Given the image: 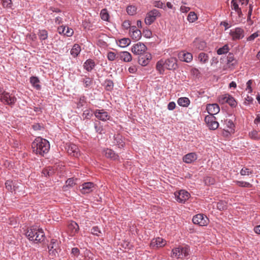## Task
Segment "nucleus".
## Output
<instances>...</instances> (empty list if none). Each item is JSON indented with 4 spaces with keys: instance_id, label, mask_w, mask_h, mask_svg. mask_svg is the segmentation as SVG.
Wrapping results in <instances>:
<instances>
[{
    "instance_id": "obj_1",
    "label": "nucleus",
    "mask_w": 260,
    "mask_h": 260,
    "mask_svg": "<svg viewBox=\"0 0 260 260\" xmlns=\"http://www.w3.org/2000/svg\"><path fill=\"white\" fill-rule=\"evenodd\" d=\"M31 147L36 154L43 156L49 151L50 144L47 140L38 137L32 143Z\"/></svg>"
},
{
    "instance_id": "obj_2",
    "label": "nucleus",
    "mask_w": 260,
    "mask_h": 260,
    "mask_svg": "<svg viewBox=\"0 0 260 260\" xmlns=\"http://www.w3.org/2000/svg\"><path fill=\"white\" fill-rule=\"evenodd\" d=\"M25 235L29 240L35 243H40L45 239V234L43 230L36 226H32L28 228Z\"/></svg>"
},
{
    "instance_id": "obj_3",
    "label": "nucleus",
    "mask_w": 260,
    "mask_h": 260,
    "mask_svg": "<svg viewBox=\"0 0 260 260\" xmlns=\"http://www.w3.org/2000/svg\"><path fill=\"white\" fill-rule=\"evenodd\" d=\"M189 249L187 247L179 246L172 249L171 257L183 260L189 253Z\"/></svg>"
},
{
    "instance_id": "obj_4",
    "label": "nucleus",
    "mask_w": 260,
    "mask_h": 260,
    "mask_svg": "<svg viewBox=\"0 0 260 260\" xmlns=\"http://www.w3.org/2000/svg\"><path fill=\"white\" fill-rule=\"evenodd\" d=\"M218 101L220 104L227 103L232 107H235L237 106V102L235 99L229 94L219 95Z\"/></svg>"
},
{
    "instance_id": "obj_5",
    "label": "nucleus",
    "mask_w": 260,
    "mask_h": 260,
    "mask_svg": "<svg viewBox=\"0 0 260 260\" xmlns=\"http://www.w3.org/2000/svg\"><path fill=\"white\" fill-rule=\"evenodd\" d=\"M161 16L160 13L157 9H153L148 12L145 19V23L147 25H151L157 18Z\"/></svg>"
},
{
    "instance_id": "obj_6",
    "label": "nucleus",
    "mask_w": 260,
    "mask_h": 260,
    "mask_svg": "<svg viewBox=\"0 0 260 260\" xmlns=\"http://www.w3.org/2000/svg\"><path fill=\"white\" fill-rule=\"evenodd\" d=\"M1 101L5 104L12 105L16 101V98L12 94L4 91L1 95Z\"/></svg>"
},
{
    "instance_id": "obj_7",
    "label": "nucleus",
    "mask_w": 260,
    "mask_h": 260,
    "mask_svg": "<svg viewBox=\"0 0 260 260\" xmlns=\"http://www.w3.org/2000/svg\"><path fill=\"white\" fill-rule=\"evenodd\" d=\"M174 194L177 201L180 203H184L190 197V194L185 190L176 191Z\"/></svg>"
},
{
    "instance_id": "obj_8",
    "label": "nucleus",
    "mask_w": 260,
    "mask_h": 260,
    "mask_svg": "<svg viewBox=\"0 0 260 260\" xmlns=\"http://www.w3.org/2000/svg\"><path fill=\"white\" fill-rule=\"evenodd\" d=\"M79 188L82 193H89L96 188V185L91 182H85L79 186Z\"/></svg>"
},
{
    "instance_id": "obj_9",
    "label": "nucleus",
    "mask_w": 260,
    "mask_h": 260,
    "mask_svg": "<svg viewBox=\"0 0 260 260\" xmlns=\"http://www.w3.org/2000/svg\"><path fill=\"white\" fill-rule=\"evenodd\" d=\"M208 221L209 220L207 216H204L202 214H197L192 218L193 223L200 226L207 225L208 223Z\"/></svg>"
},
{
    "instance_id": "obj_10",
    "label": "nucleus",
    "mask_w": 260,
    "mask_h": 260,
    "mask_svg": "<svg viewBox=\"0 0 260 260\" xmlns=\"http://www.w3.org/2000/svg\"><path fill=\"white\" fill-rule=\"evenodd\" d=\"M216 119L214 116L207 115L205 117V121L210 129L215 130L219 126V123L216 121Z\"/></svg>"
},
{
    "instance_id": "obj_11",
    "label": "nucleus",
    "mask_w": 260,
    "mask_h": 260,
    "mask_svg": "<svg viewBox=\"0 0 260 260\" xmlns=\"http://www.w3.org/2000/svg\"><path fill=\"white\" fill-rule=\"evenodd\" d=\"M230 35L233 41L240 40L244 37V30L241 28L237 27L230 30Z\"/></svg>"
},
{
    "instance_id": "obj_12",
    "label": "nucleus",
    "mask_w": 260,
    "mask_h": 260,
    "mask_svg": "<svg viewBox=\"0 0 260 260\" xmlns=\"http://www.w3.org/2000/svg\"><path fill=\"white\" fill-rule=\"evenodd\" d=\"M147 50L146 46L142 43L138 42L134 44L131 49L132 52L136 55H142Z\"/></svg>"
},
{
    "instance_id": "obj_13",
    "label": "nucleus",
    "mask_w": 260,
    "mask_h": 260,
    "mask_svg": "<svg viewBox=\"0 0 260 260\" xmlns=\"http://www.w3.org/2000/svg\"><path fill=\"white\" fill-rule=\"evenodd\" d=\"M165 67L169 70H176L178 68L177 60L175 57H170L164 60Z\"/></svg>"
},
{
    "instance_id": "obj_14",
    "label": "nucleus",
    "mask_w": 260,
    "mask_h": 260,
    "mask_svg": "<svg viewBox=\"0 0 260 260\" xmlns=\"http://www.w3.org/2000/svg\"><path fill=\"white\" fill-rule=\"evenodd\" d=\"M50 255L56 256L59 251L57 241L55 239H52L50 244L48 247Z\"/></svg>"
},
{
    "instance_id": "obj_15",
    "label": "nucleus",
    "mask_w": 260,
    "mask_h": 260,
    "mask_svg": "<svg viewBox=\"0 0 260 260\" xmlns=\"http://www.w3.org/2000/svg\"><path fill=\"white\" fill-rule=\"evenodd\" d=\"M94 114L96 118L103 121H106L110 118V115L104 109L96 110L94 112Z\"/></svg>"
},
{
    "instance_id": "obj_16",
    "label": "nucleus",
    "mask_w": 260,
    "mask_h": 260,
    "mask_svg": "<svg viewBox=\"0 0 260 260\" xmlns=\"http://www.w3.org/2000/svg\"><path fill=\"white\" fill-rule=\"evenodd\" d=\"M67 152L71 156L78 157L80 155V151L78 147L75 144H70L66 148Z\"/></svg>"
},
{
    "instance_id": "obj_17",
    "label": "nucleus",
    "mask_w": 260,
    "mask_h": 260,
    "mask_svg": "<svg viewBox=\"0 0 260 260\" xmlns=\"http://www.w3.org/2000/svg\"><path fill=\"white\" fill-rule=\"evenodd\" d=\"M167 243L166 240L160 237L153 239L150 244V246L153 248H158L164 246Z\"/></svg>"
},
{
    "instance_id": "obj_18",
    "label": "nucleus",
    "mask_w": 260,
    "mask_h": 260,
    "mask_svg": "<svg viewBox=\"0 0 260 260\" xmlns=\"http://www.w3.org/2000/svg\"><path fill=\"white\" fill-rule=\"evenodd\" d=\"M206 110L209 115L213 116L220 111V108L217 104H209L207 105Z\"/></svg>"
},
{
    "instance_id": "obj_19",
    "label": "nucleus",
    "mask_w": 260,
    "mask_h": 260,
    "mask_svg": "<svg viewBox=\"0 0 260 260\" xmlns=\"http://www.w3.org/2000/svg\"><path fill=\"white\" fill-rule=\"evenodd\" d=\"M79 230V225L75 221H72L68 224V232L71 236L75 235L78 233Z\"/></svg>"
},
{
    "instance_id": "obj_20",
    "label": "nucleus",
    "mask_w": 260,
    "mask_h": 260,
    "mask_svg": "<svg viewBox=\"0 0 260 260\" xmlns=\"http://www.w3.org/2000/svg\"><path fill=\"white\" fill-rule=\"evenodd\" d=\"M129 36L133 39L139 40L142 36L141 31L136 26H132L129 30Z\"/></svg>"
},
{
    "instance_id": "obj_21",
    "label": "nucleus",
    "mask_w": 260,
    "mask_h": 260,
    "mask_svg": "<svg viewBox=\"0 0 260 260\" xmlns=\"http://www.w3.org/2000/svg\"><path fill=\"white\" fill-rule=\"evenodd\" d=\"M151 59V55L150 53H146L139 57L138 62L142 66H146L148 64Z\"/></svg>"
},
{
    "instance_id": "obj_22",
    "label": "nucleus",
    "mask_w": 260,
    "mask_h": 260,
    "mask_svg": "<svg viewBox=\"0 0 260 260\" xmlns=\"http://www.w3.org/2000/svg\"><path fill=\"white\" fill-rule=\"evenodd\" d=\"M179 59L182 61L190 62L192 60V55L190 53L181 51L178 55Z\"/></svg>"
},
{
    "instance_id": "obj_23",
    "label": "nucleus",
    "mask_w": 260,
    "mask_h": 260,
    "mask_svg": "<svg viewBox=\"0 0 260 260\" xmlns=\"http://www.w3.org/2000/svg\"><path fill=\"white\" fill-rule=\"evenodd\" d=\"M237 64V61L235 59L234 55L233 53H230L227 56V63L228 67L231 70L235 68V66Z\"/></svg>"
},
{
    "instance_id": "obj_24",
    "label": "nucleus",
    "mask_w": 260,
    "mask_h": 260,
    "mask_svg": "<svg viewBox=\"0 0 260 260\" xmlns=\"http://www.w3.org/2000/svg\"><path fill=\"white\" fill-rule=\"evenodd\" d=\"M198 157L196 153L191 152L186 154L183 157L184 162L187 164H190L197 160Z\"/></svg>"
},
{
    "instance_id": "obj_25",
    "label": "nucleus",
    "mask_w": 260,
    "mask_h": 260,
    "mask_svg": "<svg viewBox=\"0 0 260 260\" xmlns=\"http://www.w3.org/2000/svg\"><path fill=\"white\" fill-rule=\"evenodd\" d=\"M104 152L106 157L108 158H110L113 160H116L118 158V155L110 149L104 150Z\"/></svg>"
},
{
    "instance_id": "obj_26",
    "label": "nucleus",
    "mask_w": 260,
    "mask_h": 260,
    "mask_svg": "<svg viewBox=\"0 0 260 260\" xmlns=\"http://www.w3.org/2000/svg\"><path fill=\"white\" fill-rule=\"evenodd\" d=\"M119 58L124 62H129L132 59L131 54L127 51L121 52L119 53Z\"/></svg>"
},
{
    "instance_id": "obj_27",
    "label": "nucleus",
    "mask_w": 260,
    "mask_h": 260,
    "mask_svg": "<svg viewBox=\"0 0 260 260\" xmlns=\"http://www.w3.org/2000/svg\"><path fill=\"white\" fill-rule=\"evenodd\" d=\"M231 8L234 10L237 13L239 17H242V12L240 8H239L238 4L237 3L236 0H232L231 2Z\"/></svg>"
},
{
    "instance_id": "obj_28",
    "label": "nucleus",
    "mask_w": 260,
    "mask_h": 260,
    "mask_svg": "<svg viewBox=\"0 0 260 260\" xmlns=\"http://www.w3.org/2000/svg\"><path fill=\"white\" fill-rule=\"evenodd\" d=\"M156 68L160 74H163L165 72V69H166L165 67L164 60L161 59L157 61Z\"/></svg>"
},
{
    "instance_id": "obj_29",
    "label": "nucleus",
    "mask_w": 260,
    "mask_h": 260,
    "mask_svg": "<svg viewBox=\"0 0 260 260\" xmlns=\"http://www.w3.org/2000/svg\"><path fill=\"white\" fill-rule=\"evenodd\" d=\"M178 104L182 107H187L190 104V101L187 98H180L177 101Z\"/></svg>"
},
{
    "instance_id": "obj_30",
    "label": "nucleus",
    "mask_w": 260,
    "mask_h": 260,
    "mask_svg": "<svg viewBox=\"0 0 260 260\" xmlns=\"http://www.w3.org/2000/svg\"><path fill=\"white\" fill-rule=\"evenodd\" d=\"M95 66L94 62L91 59H88L84 64V68L87 71H91Z\"/></svg>"
},
{
    "instance_id": "obj_31",
    "label": "nucleus",
    "mask_w": 260,
    "mask_h": 260,
    "mask_svg": "<svg viewBox=\"0 0 260 260\" xmlns=\"http://www.w3.org/2000/svg\"><path fill=\"white\" fill-rule=\"evenodd\" d=\"M30 82L31 85L37 89L39 90L41 89V86L39 84L40 81L36 77H31L30 78Z\"/></svg>"
},
{
    "instance_id": "obj_32",
    "label": "nucleus",
    "mask_w": 260,
    "mask_h": 260,
    "mask_svg": "<svg viewBox=\"0 0 260 260\" xmlns=\"http://www.w3.org/2000/svg\"><path fill=\"white\" fill-rule=\"evenodd\" d=\"M80 51V46L78 44H75L71 50V54L74 57H76L79 54Z\"/></svg>"
},
{
    "instance_id": "obj_33",
    "label": "nucleus",
    "mask_w": 260,
    "mask_h": 260,
    "mask_svg": "<svg viewBox=\"0 0 260 260\" xmlns=\"http://www.w3.org/2000/svg\"><path fill=\"white\" fill-rule=\"evenodd\" d=\"M131 40L128 38H123L119 40L118 45L120 47H125L131 44Z\"/></svg>"
},
{
    "instance_id": "obj_34",
    "label": "nucleus",
    "mask_w": 260,
    "mask_h": 260,
    "mask_svg": "<svg viewBox=\"0 0 260 260\" xmlns=\"http://www.w3.org/2000/svg\"><path fill=\"white\" fill-rule=\"evenodd\" d=\"M6 188L8 190L13 192L16 190V187L14 186L13 181L10 180H7L5 183Z\"/></svg>"
},
{
    "instance_id": "obj_35",
    "label": "nucleus",
    "mask_w": 260,
    "mask_h": 260,
    "mask_svg": "<svg viewBox=\"0 0 260 260\" xmlns=\"http://www.w3.org/2000/svg\"><path fill=\"white\" fill-rule=\"evenodd\" d=\"M225 124L228 129L226 130L229 132H231L234 130V124L232 120L226 119L224 120Z\"/></svg>"
},
{
    "instance_id": "obj_36",
    "label": "nucleus",
    "mask_w": 260,
    "mask_h": 260,
    "mask_svg": "<svg viewBox=\"0 0 260 260\" xmlns=\"http://www.w3.org/2000/svg\"><path fill=\"white\" fill-rule=\"evenodd\" d=\"M249 136L252 139L258 140L260 139V132H257L256 130H252L249 132Z\"/></svg>"
},
{
    "instance_id": "obj_37",
    "label": "nucleus",
    "mask_w": 260,
    "mask_h": 260,
    "mask_svg": "<svg viewBox=\"0 0 260 260\" xmlns=\"http://www.w3.org/2000/svg\"><path fill=\"white\" fill-rule=\"evenodd\" d=\"M38 35L41 41L46 40L48 38V32L45 29L39 30Z\"/></svg>"
},
{
    "instance_id": "obj_38",
    "label": "nucleus",
    "mask_w": 260,
    "mask_h": 260,
    "mask_svg": "<svg viewBox=\"0 0 260 260\" xmlns=\"http://www.w3.org/2000/svg\"><path fill=\"white\" fill-rule=\"evenodd\" d=\"M230 50V48L229 45L226 44L224 45L222 47L219 48L217 51V53L218 55H222L227 53Z\"/></svg>"
},
{
    "instance_id": "obj_39",
    "label": "nucleus",
    "mask_w": 260,
    "mask_h": 260,
    "mask_svg": "<svg viewBox=\"0 0 260 260\" xmlns=\"http://www.w3.org/2000/svg\"><path fill=\"white\" fill-rule=\"evenodd\" d=\"M94 127L96 133L102 134L104 131L103 127L101 123L99 121L94 122Z\"/></svg>"
},
{
    "instance_id": "obj_40",
    "label": "nucleus",
    "mask_w": 260,
    "mask_h": 260,
    "mask_svg": "<svg viewBox=\"0 0 260 260\" xmlns=\"http://www.w3.org/2000/svg\"><path fill=\"white\" fill-rule=\"evenodd\" d=\"M208 59L209 57L207 54H206L205 53L202 52L199 55V59L200 60V62L202 63H206L208 61Z\"/></svg>"
},
{
    "instance_id": "obj_41",
    "label": "nucleus",
    "mask_w": 260,
    "mask_h": 260,
    "mask_svg": "<svg viewBox=\"0 0 260 260\" xmlns=\"http://www.w3.org/2000/svg\"><path fill=\"white\" fill-rule=\"evenodd\" d=\"M197 19V15L194 12H190L187 16V20L189 22H193Z\"/></svg>"
},
{
    "instance_id": "obj_42",
    "label": "nucleus",
    "mask_w": 260,
    "mask_h": 260,
    "mask_svg": "<svg viewBox=\"0 0 260 260\" xmlns=\"http://www.w3.org/2000/svg\"><path fill=\"white\" fill-rule=\"evenodd\" d=\"M235 183L239 186L243 187H251L252 186L250 183L245 181H236Z\"/></svg>"
},
{
    "instance_id": "obj_43",
    "label": "nucleus",
    "mask_w": 260,
    "mask_h": 260,
    "mask_svg": "<svg viewBox=\"0 0 260 260\" xmlns=\"http://www.w3.org/2000/svg\"><path fill=\"white\" fill-rule=\"evenodd\" d=\"M101 17L104 21H108L109 15L106 9H103L101 12Z\"/></svg>"
},
{
    "instance_id": "obj_44",
    "label": "nucleus",
    "mask_w": 260,
    "mask_h": 260,
    "mask_svg": "<svg viewBox=\"0 0 260 260\" xmlns=\"http://www.w3.org/2000/svg\"><path fill=\"white\" fill-rule=\"evenodd\" d=\"M105 88L107 90H111L113 88V83L110 80H106L105 82Z\"/></svg>"
},
{
    "instance_id": "obj_45",
    "label": "nucleus",
    "mask_w": 260,
    "mask_h": 260,
    "mask_svg": "<svg viewBox=\"0 0 260 260\" xmlns=\"http://www.w3.org/2000/svg\"><path fill=\"white\" fill-rule=\"evenodd\" d=\"M136 8L133 6H129L127 7L126 11L130 15H134L136 12Z\"/></svg>"
},
{
    "instance_id": "obj_46",
    "label": "nucleus",
    "mask_w": 260,
    "mask_h": 260,
    "mask_svg": "<svg viewBox=\"0 0 260 260\" xmlns=\"http://www.w3.org/2000/svg\"><path fill=\"white\" fill-rule=\"evenodd\" d=\"M240 174L242 176L249 175L252 174V171L247 168H244L241 170Z\"/></svg>"
},
{
    "instance_id": "obj_47",
    "label": "nucleus",
    "mask_w": 260,
    "mask_h": 260,
    "mask_svg": "<svg viewBox=\"0 0 260 260\" xmlns=\"http://www.w3.org/2000/svg\"><path fill=\"white\" fill-rule=\"evenodd\" d=\"M92 115V114L90 109L85 110L83 113V117L85 119H90Z\"/></svg>"
},
{
    "instance_id": "obj_48",
    "label": "nucleus",
    "mask_w": 260,
    "mask_h": 260,
    "mask_svg": "<svg viewBox=\"0 0 260 260\" xmlns=\"http://www.w3.org/2000/svg\"><path fill=\"white\" fill-rule=\"evenodd\" d=\"M91 233L97 236H100V234H101V231L99 230L98 226H94L91 229Z\"/></svg>"
},
{
    "instance_id": "obj_49",
    "label": "nucleus",
    "mask_w": 260,
    "mask_h": 260,
    "mask_svg": "<svg viewBox=\"0 0 260 260\" xmlns=\"http://www.w3.org/2000/svg\"><path fill=\"white\" fill-rule=\"evenodd\" d=\"M258 37V32H256L252 35H251L250 36L247 38L246 40L248 42H252L254 40L255 38Z\"/></svg>"
},
{
    "instance_id": "obj_50",
    "label": "nucleus",
    "mask_w": 260,
    "mask_h": 260,
    "mask_svg": "<svg viewBox=\"0 0 260 260\" xmlns=\"http://www.w3.org/2000/svg\"><path fill=\"white\" fill-rule=\"evenodd\" d=\"M83 82L85 84V87L90 86L92 84V80L90 78H85L83 79Z\"/></svg>"
},
{
    "instance_id": "obj_51",
    "label": "nucleus",
    "mask_w": 260,
    "mask_h": 260,
    "mask_svg": "<svg viewBox=\"0 0 260 260\" xmlns=\"http://www.w3.org/2000/svg\"><path fill=\"white\" fill-rule=\"evenodd\" d=\"M42 173L45 176H49L52 175L53 172L51 171L50 167H48L47 169H44Z\"/></svg>"
},
{
    "instance_id": "obj_52",
    "label": "nucleus",
    "mask_w": 260,
    "mask_h": 260,
    "mask_svg": "<svg viewBox=\"0 0 260 260\" xmlns=\"http://www.w3.org/2000/svg\"><path fill=\"white\" fill-rule=\"evenodd\" d=\"M74 34V30L72 28L67 27L65 31L64 35H66L67 37H71Z\"/></svg>"
},
{
    "instance_id": "obj_53",
    "label": "nucleus",
    "mask_w": 260,
    "mask_h": 260,
    "mask_svg": "<svg viewBox=\"0 0 260 260\" xmlns=\"http://www.w3.org/2000/svg\"><path fill=\"white\" fill-rule=\"evenodd\" d=\"M108 59L110 61H113L115 59L116 54L113 52H109L107 54Z\"/></svg>"
},
{
    "instance_id": "obj_54",
    "label": "nucleus",
    "mask_w": 260,
    "mask_h": 260,
    "mask_svg": "<svg viewBox=\"0 0 260 260\" xmlns=\"http://www.w3.org/2000/svg\"><path fill=\"white\" fill-rule=\"evenodd\" d=\"M122 27L125 29H127L128 28H131L132 27L131 26V23L128 20H125L122 25Z\"/></svg>"
},
{
    "instance_id": "obj_55",
    "label": "nucleus",
    "mask_w": 260,
    "mask_h": 260,
    "mask_svg": "<svg viewBox=\"0 0 260 260\" xmlns=\"http://www.w3.org/2000/svg\"><path fill=\"white\" fill-rule=\"evenodd\" d=\"M252 5H249V11L248 12V16H247V21H251V16L252 15Z\"/></svg>"
},
{
    "instance_id": "obj_56",
    "label": "nucleus",
    "mask_w": 260,
    "mask_h": 260,
    "mask_svg": "<svg viewBox=\"0 0 260 260\" xmlns=\"http://www.w3.org/2000/svg\"><path fill=\"white\" fill-rule=\"evenodd\" d=\"M252 83V80H249L246 83V89L248 90L249 92H251L252 91L251 84Z\"/></svg>"
},
{
    "instance_id": "obj_57",
    "label": "nucleus",
    "mask_w": 260,
    "mask_h": 260,
    "mask_svg": "<svg viewBox=\"0 0 260 260\" xmlns=\"http://www.w3.org/2000/svg\"><path fill=\"white\" fill-rule=\"evenodd\" d=\"M57 30L59 34L64 35L65 31L66 30V27L64 25H61L58 27Z\"/></svg>"
},
{
    "instance_id": "obj_58",
    "label": "nucleus",
    "mask_w": 260,
    "mask_h": 260,
    "mask_svg": "<svg viewBox=\"0 0 260 260\" xmlns=\"http://www.w3.org/2000/svg\"><path fill=\"white\" fill-rule=\"evenodd\" d=\"M66 184L67 186H73L75 184V182L73 178H69L66 181Z\"/></svg>"
},
{
    "instance_id": "obj_59",
    "label": "nucleus",
    "mask_w": 260,
    "mask_h": 260,
    "mask_svg": "<svg viewBox=\"0 0 260 260\" xmlns=\"http://www.w3.org/2000/svg\"><path fill=\"white\" fill-rule=\"evenodd\" d=\"M11 0H3V5L5 7H10Z\"/></svg>"
},
{
    "instance_id": "obj_60",
    "label": "nucleus",
    "mask_w": 260,
    "mask_h": 260,
    "mask_svg": "<svg viewBox=\"0 0 260 260\" xmlns=\"http://www.w3.org/2000/svg\"><path fill=\"white\" fill-rule=\"evenodd\" d=\"M217 207L220 210H222L225 209V206L224 205V203L223 202H220L217 203Z\"/></svg>"
},
{
    "instance_id": "obj_61",
    "label": "nucleus",
    "mask_w": 260,
    "mask_h": 260,
    "mask_svg": "<svg viewBox=\"0 0 260 260\" xmlns=\"http://www.w3.org/2000/svg\"><path fill=\"white\" fill-rule=\"evenodd\" d=\"M175 107H176V104L173 102L169 103L168 105V109L169 110H173L175 108Z\"/></svg>"
},
{
    "instance_id": "obj_62",
    "label": "nucleus",
    "mask_w": 260,
    "mask_h": 260,
    "mask_svg": "<svg viewBox=\"0 0 260 260\" xmlns=\"http://www.w3.org/2000/svg\"><path fill=\"white\" fill-rule=\"evenodd\" d=\"M190 10V8L185 6H182L180 7V11L182 13H187Z\"/></svg>"
},
{
    "instance_id": "obj_63",
    "label": "nucleus",
    "mask_w": 260,
    "mask_h": 260,
    "mask_svg": "<svg viewBox=\"0 0 260 260\" xmlns=\"http://www.w3.org/2000/svg\"><path fill=\"white\" fill-rule=\"evenodd\" d=\"M137 71L136 66H132L128 68V71L129 73L134 74Z\"/></svg>"
},
{
    "instance_id": "obj_64",
    "label": "nucleus",
    "mask_w": 260,
    "mask_h": 260,
    "mask_svg": "<svg viewBox=\"0 0 260 260\" xmlns=\"http://www.w3.org/2000/svg\"><path fill=\"white\" fill-rule=\"evenodd\" d=\"M72 254L75 256H78L79 254V250L77 248H73L72 249Z\"/></svg>"
}]
</instances>
